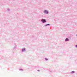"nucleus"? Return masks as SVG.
I'll return each mask as SVG.
<instances>
[{"label":"nucleus","mask_w":77,"mask_h":77,"mask_svg":"<svg viewBox=\"0 0 77 77\" xmlns=\"http://www.w3.org/2000/svg\"><path fill=\"white\" fill-rule=\"evenodd\" d=\"M41 21L43 22V23H45V22H46V21L45 19H42Z\"/></svg>","instance_id":"1"},{"label":"nucleus","mask_w":77,"mask_h":77,"mask_svg":"<svg viewBox=\"0 0 77 77\" xmlns=\"http://www.w3.org/2000/svg\"><path fill=\"white\" fill-rule=\"evenodd\" d=\"M48 11L47 10H45V11H44V12L45 14H48Z\"/></svg>","instance_id":"2"},{"label":"nucleus","mask_w":77,"mask_h":77,"mask_svg":"<svg viewBox=\"0 0 77 77\" xmlns=\"http://www.w3.org/2000/svg\"><path fill=\"white\" fill-rule=\"evenodd\" d=\"M69 41V39H68V38H66V39H65V41Z\"/></svg>","instance_id":"3"},{"label":"nucleus","mask_w":77,"mask_h":77,"mask_svg":"<svg viewBox=\"0 0 77 77\" xmlns=\"http://www.w3.org/2000/svg\"><path fill=\"white\" fill-rule=\"evenodd\" d=\"M22 51H25V48H24L22 49Z\"/></svg>","instance_id":"4"},{"label":"nucleus","mask_w":77,"mask_h":77,"mask_svg":"<svg viewBox=\"0 0 77 77\" xmlns=\"http://www.w3.org/2000/svg\"><path fill=\"white\" fill-rule=\"evenodd\" d=\"M75 72L74 71H72L71 72V74H73V73H74Z\"/></svg>","instance_id":"5"},{"label":"nucleus","mask_w":77,"mask_h":77,"mask_svg":"<svg viewBox=\"0 0 77 77\" xmlns=\"http://www.w3.org/2000/svg\"><path fill=\"white\" fill-rule=\"evenodd\" d=\"M49 25H50V24H47L46 26H49Z\"/></svg>","instance_id":"6"},{"label":"nucleus","mask_w":77,"mask_h":77,"mask_svg":"<svg viewBox=\"0 0 77 77\" xmlns=\"http://www.w3.org/2000/svg\"><path fill=\"white\" fill-rule=\"evenodd\" d=\"M46 59V60H48V59Z\"/></svg>","instance_id":"7"},{"label":"nucleus","mask_w":77,"mask_h":77,"mask_svg":"<svg viewBox=\"0 0 77 77\" xmlns=\"http://www.w3.org/2000/svg\"><path fill=\"white\" fill-rule=\"evenodd\" d=\"M76 47H77V45H76Z\"/></svg>","instance_id":"8"}]
</instances>
